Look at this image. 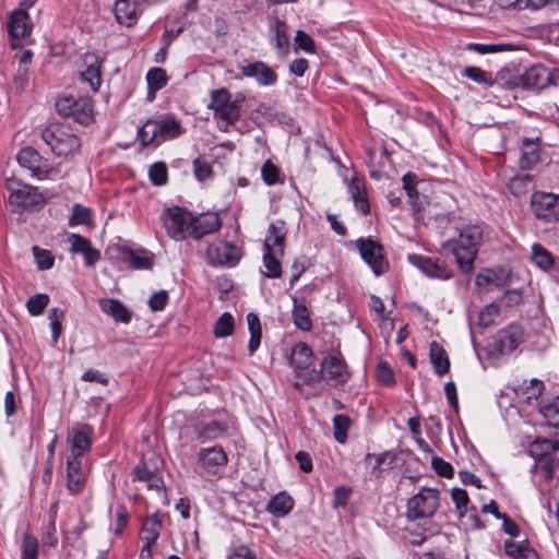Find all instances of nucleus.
Masks as SVG:
<instances>
[{
    "label": "nucleus",
    "mask_w": 559,
    "mask_h": 559,
    "mask_svg": "<svg viewBox=\"0 0 559 559\" xmlns=\"http://www.w3.org/2000/svg\"><path fill=\"white\" fill-rule=\"evenodd\" d=\"M484 226L466 224L457 227L456 237L443 243V249L453 253L454 259L464 273L473 270L475 259L484 240Z\"/></svg>",
    "instance_id": "1"
},
{
    "label": "nucleus",
    "mask_w": 559,
    "mask_h": 559,
    "mask_svg": "<svg viewBox=\"0 0 559 559\" xmlns=\"http://www.w3.org/2000/svg\"><path fill=\"white\" fill-rule=\"evenodd\" d=\"M160 218L167 235L175 240L187 236L200 239L210 233V222L204 214L197 216L179 206L165 209Z\"/></svg>",
    "instance_id": "2"
},
{
    "label": "nucleus",
    "mask_w": 559,
    "mask_h": 559,
    "mask_svg": "<svg viewBox=\"0 0 559 559\" xmlns=\"http://www.w3.org/2000/svg\"><path fill=\"white\" fill-rule=\"evenodd\" d=\"M243 100L245 97L240 94L231 99L230 93L225 88L212 92V110L222 132H229L235 128Z\"/></svg>",
    "instance_id": "3"
},
{
    "label": "nucleus",
    "mask_w": 559,
    "mask_h": 559,
    "mask_svg": "<svg viewBox=\"0 0 559 559\" xmlns=\"http://www.w3.org/2000/svg\"><path fill=\"white\" fill-rule=\"evenodd\" d=\"M313 360V352L306 343L299 342L293 346L288 361L296 378L300 380V382H296V386L310 385L322 380V373L314 368Z\"/></svg>",
    "instance_id": "4"
},
{
    "label": "nucleus",
    "mask_w": 559,
    "mask_h": 559,
    "mask_svg": "<svg viewBox=\"0 0 559 559\" xmlns=\"http://www.w3.org/2000/svg\"><path fill=\"white\" fill-rule=\"evenodd\" d=\"M182 132L180 122L173 117L160 120L148 119L139 130V139L144 146L158 145L179 136Z\"/></svg>",
    "instance_id": "5"
},
{
    "label": "nucleus",
    "mask_w": 559,
    "mask_h": 559,
    "mask_svg": "<svg viewBox=\"0 0 559 559\" xmlns=\"http://www.w3.org/2000/svg\"><path fill=\"white\" fill-rule=\"evenodd\" d=\"M440 506V492L436 488L421 487L407 501V518L411 520L431 518Z\"/></svg>",
    "instance_id": "6"
},
{
    "label": "nucleus",
    "mask_w": 559,
    "mask_h": 559,
    "mask_svg": "<svg viewBox=\"0 0 559 559\" xmlns=\"http://www.w3.org/2000/svg\"><path fill=\"white\" fill-rule=\"evenodd\" d=\"M56 109L61 116L71 117L83 126L93 121V103L90 97L60 96L56 100Z\"/></svg>",
    "instance_id": "7"
},
{
    "label": "nucleus",
    "mask_w": 559,
    "mask_h": 559,
    "mask_svg": "<svg viewBox=\"0 0 559 559\" xmlns=\"http://www.w3.org/2000/svg\"><path fill=\"white\" fill-rule=\"evenodd\" d=\"M531 209L535 217L544 223L559 222V193L536 191L531 197Z\"/></svg>",
    "instance_id": "8"
},
{
    "label": "nucleus",
    "mask_w": 559,
    "mask_h": 559,
    "mask_svg": "<svg viewBox=\"0 0 559 559\" xmlns=\"http://www.w3.org/2000/svg\"><path fill=\"white\" fill-rule=\"evenodd\" d=\"M43 141L59 156H67L79 150L81 143L76 135L67 133L60 127H49L41 132Z\"/></svg>",
    "instance_id": "9"
},
{
    "label": "nucleus",
    "mask_w": 559,
    "mask_h": 559,
    "mask_svg": "<svg viewBox=\"0 0 559 559\" xmlns=\"http://www.w3.org/2000/svg\"><path fill=\"white\" fill-rule=\"evenodd\" d=\"M5 188L10 191L11 203L17 206L33 207L46 202L36 187L21 183L15 178H7Z\"/></svg>",
    "instance_id": "10"
},
{
    "label": "nucleus",
    "mask_w": 559,
    "mask_h": 559,
    "mask_svg": "<svg viewBox=\"0 0 559 559\" xmlns=\"http://www.w3.org/2000/svg\"><path fill=\"white\" fill-rule=\"evenodd\" d=\"M358 249L364 261L371 267L372 272L379 276L386 270L388 263L383 255V248L374 240L359 239Z\"/></svg>",
    "instance_id": "11"
},
{
    "label": "nucleus",
    "mask_w": 559,
    "mask_h": 559,
    "mask_svg": "<svg viewBox=\"0 0 559 559\" xmlns=\"http://www.w3.org/2000/svg\"><path fill=\"white\" fill-rule=\"evenodd\" d=\"M16 159L21 167L29 170L31 176L39 180L49 178L50 174L53 171L32 147L21 148L16 155Z\"/></svg>",
    "instance_id": "12"
},
{
    "label": "nucleus",
    "mask_w": 559,
    "mask_h": 559,
    "mask_svg": "<svg viewBox=\"0 0 559 559\" xmlns=\"http://www.w3.org/2000/svg\"><path fill=\"white\" fill-rule=\"evenodd\" d=\"M160 531L162 520L157 514L148 516L143 522L140 533V539L142 543L140 559H151L155 555L153 547L159 537Z\"/></svg>",
    "instance_id": "13"
},
{
    "label": "nucleus",
    "mask_w": 559,
    "mask_h": 559,
    "mask_svg": "<svg viewBox=\"0 0 559 559\" xmlns=\"http://www.w3.org/2000/svg\"><path fill=\"white\" fill-rule=\"evenodd\" d=\"M408 261L420 270L427 277L438 280H449L452 277V271L448 267L445 262L439 259H432L419 254H408Z\"/></svg>",
    "instance_id": "14"
},
{
    "label": "nucleus",
    "mask_w": 559,
    "mask_h": 559,
    "mask_svg": "<svg viewBox=\"0 0 559 559\" xmlns=\"http://www.w3.org/2000/svg\"><path fill=\"white\" fill-rule=\"evenodd\" d=\"M559 450V442L549 439H536L530 447V454L538 461V464L544 468L546 477L551 478L555 471V465L548 455Z\"/></svg>",
    "instance_id": "15"
},
{
    "label": "nucleus",
    "mask_w": 559,
    "mask_h": 559,
    "mask_svg": "<svg viewBox=\"0 0 559 559\" xmlns=\"http://www.w3.org/2000/svg\"><path fill=\"white\" fill-rule=\"evenodd\" d=\"M322 379L331 381L333 384H344L349 379V371L345 361L336 355H328L322 364Z\"/></svg>",
    "instance_id": "16"
},
{
    "label": "nucleus",
    "mask_w": 559,
    "mask_h": 559,
    "mask_svg": "<svg viewBox=\"0 0 559 559\" xmlns=\"http://www.w3.org/2000/svg\"><path fill=\"white\" fill-rule=\"evenodd\" d=\"M270 43L277 50L281 58L286 57L290 47V36L287 24L278 17L269 21Z\"/></svg>",
    "instance_id": "17"
},
{
    "label": "nucleus",
    "mask_w": 559,
    "mask_h": 559,
    "mask_svg": "<svg viewBox=\"0 0 559 559\" xmlns=\"http://www.w3.org/2000/svg\"><path fill=\"white\" fill-rule=\"evenodd\" d=\"M524 340V332L520 325L510 324L498 332L495 347L502 354H510L518 348Z\"/></svg>",
    "instance_id": "18"
},
{
    "label": "nucleus",
    "mask_w": 559,
    "mask_h": 559,
    "mask_svg": "<svg viewBox=\"0 0 559 559\" xmlns=\"http://www.w3.org/2000/svg\"><path fill=\"white\" fill-rule=\"evenodd\" d=\"M94 430L90 425H81L68 433L71 455L83 456L93 443Z\"/></svg>",
    "instance_id": "19"
},
{
    "label": "nucleus",
    "mask_w": 559,
    "mask_h": 559,
    "mask_svg": "<svg viewBox=\"0 0 559 559\" xmlns=\"http://www.w3.org/2000/svg\"><path fill=\"white\" fill-rule=\"evenodd\" d=\"M240 71L243 76L254 79L259 86H273L277 82L276 72L263 61L248 63Z\"/></svg>",
    "instance_id": "20"
},
{
    "label": "nucleus",
    "mask_w": 559,
    "mask_h": 559,
    "mask_svg": "<svg viewBox=\"0 0 559 559\" xmlns=\"http://www.w3.org/2000/svg\"><path fill=\"white\" fill-rule=\"evenodd\" d=\"M287 227L282 219L272 222L269 225L267 234L264 239L263 249L275 251L276 254H284L286 242Z\"/></svg>",
    "instance_id": "21"
},
{
    "label": "nucleus",
    "mask_w": 559,
    "mask_h": 559,
    "mask_svg": "<svg viewBox=\"0 0 559 559\" xmlns=\"http://www.w3.org/2000/svg\"><path fill=\"white\" fill-rule=\"evenodd\" d=\"M241 258V250L231 242L218 241L212 251V265L235 266Z\"/></svg>",
    "instance_id": "22"
},
{
    "label": "nucleus",
    "mask_w": 559,
    "mask_h": 559,
    "mask_svg": "<svg viewBox=\"0 0 559 559\" xmlns=\"http://www.w3.org/2000/svg\"><path fill=\"white\" fill-rule=\"evenodd\" d=\"M133 475L135 480L144 483L150 490L163 489L164 483L157 463L150 466L146 461H143L133 468Z\"/></svg>",
    "instance_id": "23"
},
{
    "label": "nucleus",
    "mask_w": 559,
    "mask_h": 559,
    "mask_svg": "<svg viewBox=\"0 0 559 559\" xmlns=\"http://www.w3.org/2000/svg\"><path fill=\"white\" fill-rule=\"evenodd\" d=\"M104 59L95 52H86L83 57L85 69L81 71V78L87 82L92 91H98L100 86V67Z\"/></svg>",
    "instance_id": "24"
},
{
    "label": "nucleus",
    "mask_w": 559,
    "mask_h": 559,
    "mask_svg": "<svg viewBox=\"0 0 559 559\" xmlns=\"http://www.w3.org/2000/svg\"><path fill=\"white\" fill-rule=\"evenodd\" d=\"M451 498L452 501L455 504V510L459 515V518H463L468 512L469 519L472 520V526L474 528H483L484 524L480 522L478 515L476 514V508L469 506V498L465 489L462 488H452L451 490Z\"/></svg>",
    "instance_id": "25"
},
{
    "label": "nucleus",
    "mask_w": 559,
    "mask_h": 559,
    "mask_svg": "<svg viewBox=\"0 0 559 559\" xmlns=\"http://www.w3.org/2000/svg\"><path fill=\"white\" fill-rule=\"evenodd\" d=\"M523 85L532 90H543L552 83V72L540 64L532 66L522 76Z\"/></svg>",
    "instance_id": "26"
},
{
    "label": "nucleus",
    "mask_w": 559,
    "mask_h": 559,
    "mask_svg": "<svg viewBox=\"0 0 559 559\" xmlns=\"http://www.w3.org/2000/svg\"><path fill=\"white\" fill-rule=\"evenodd\" d=\"M32 23L29 15L24 9H15L9 19L8 28L9 33L14 38H23L31 34Z\"/></svg>",
    "instance_id": "27"
},
{
    "label": "nucleus",
    "mask_w": 559,
    "mask_h": 559,
    "mask_svg": "<svg viewBox=\"0 0 559 559\" xmlns=\"http://www.w3.org/2000/svg\"><path fill=\"white\" fill-rule=\"evenodd\" d=\"M100 310L111 317L116 322L128 324L131 321V311L118 299L102 298L98 301Z\"/></svg>",
    "instance_id": "28"
},
{
    "label": "nucleus",
    "mask_w": 559,
    "mask_h": 559,
    "mask_svg": "<svg viewBox=\"0 0 559 559\" xmlns=\"http://www.w3.org/2000/svg\"><path fill=\"white\" fill-rule=\"evenodd\" d=\"M121 259L131 267L138 270H150L153 266V257L145 249L121 248Z\"/></svg>",
    "instance_id": "29"
},
{
    "label": "nucleus",
    "mask_w": 559,
    "mask_h": 559,
    "mask_svg": "<svg viewBox=\"0 0 559 559\" xmlns=\"http://www.w3.org/2000/svg\"><path fill=\"white\" fill-rule=\"evenodd\" d=\"M540 160V151L538 138L531 140L524 138L521 144L520 167L522 169H531Z\"/></svg>",
    "instance_id": "30"
},
{
    "label": "nucleus",
    "mask_w": 559,
    "mask_h": 559,
    "mask_svg": "<svg viewBox=\"0 0 559 559\" xmlns=\"http://www.w3.org/2000/svg\"><path fill=\"white\" fill-rule=\"evenodd\" d=\"M293 498L282 491L271 497L266 504V511L275 518H284L293 510Z\"/></svg>",
    "instance_id": "31"
},
{
    "label": "nucleus",
    "mask_w": 559,
    "mask_h": 559,
    "mask_svg": "<svg viewBox=\"0 0 559 559\" xmlns=\"http://www.w3.org/2000/svg\"><path fill=\"white\" fill-rule=\"evenodd\" d=\"M114 13L116 20L127 26H131L138 21L135 3L130 2V0H117Z\"/></svg>",
    "instance_id": "32"
},
{
    "label": "nucleus",
    "mask_w": 559,
    "mask_h": 559,
    "mask_svg": "<svg viewBox=\"0 0 559 559\" xmlns=\"http://www.w3.org/2000/svg\"><path fill=\"white\" fill-rule=\"evenodd\" d=\"M430 361L433 366L435 372L443 376L449 371L450 361L443 347L437 342L430 344Z\"/></svg>",
    "instance_id": "33"
},
{
    "label": "nucleus",
    "mask_w": 559,
    "mask_h": 559,
    "mask_svg": "<svg viewBox=\"0 0 559 559\" xmlns=\"http://www.w3.org/2000/svg\"><path fill=\"white\" fill-rule=\"evenodd\" d=\"M348 192L352 195L356 209L362 214L369 212V202L364 185L360 180L353 178L348 185Z\"/></svg>",
    "instance_id": "34"
},
{
    "label": "nucleus",
    "mask_w": 559,
    "mask_h": 559,
    "mask_svg": "<svg viewBox=\"0 0 559 559\" xmlns=\"http://www.w3.org/2000/svg\"><path fill=\"white\" fill-rule=\"evenodd\" d=\"M504 550L507 556L512 559H534L536 557L535 550L530 547L525 539L519 543L506 540Z\"/></svg>",
    "instance_id": "35"
},
{
    "label": "nucleus",
    "mask_w": 559,
    "mask_h": 559,
    "mask_svg": "<svg viewBox=\"0 0 559 559\" xmlns=\"http://www.w3.org/2000/svg\"><path fill=\"white\" fill-rule=\"evenodd\" d=\"M248 330L250 338L248 343L249 355H253L261 344L262 328L259 317L255 313L249 312L247 314Z\"/></svg>",
    "instance_id": "36"
},
{
    "label": "nucleus",
    "mask_w": 559,
    "mask_h": 559,
    "mask_svg": "<svg viewBox=\"0 0 559 559\" xmlns=\"http://www.w3.org/2000/svg\"><path fill=\"white\" fill-rule=\"evenodd\" d=\"M293 321L296 328L301 331H310L312 328V321L307 306L297 298H294Z\"/></svg>",
    "instance_id": "37"
},
{
    "label": "nucleus",
    "mask_w": 559,
    "mask_h": 559,
    "mask_svg": "<svg viewBox=\"0 0 559 559\" xmlns=\"http://www.w3.org/2000/svg\"><path fill=\"white\" fill-rule=\"evenodd\" d=\"M532 262L540 270L549 271L556 259L545 247L534 243L532 246Z\"/></svg>",
    "instance_id": "38"
},
{
    "label": "nucleus",
    "mask_w": 559,
    "mask_h": 559,
    "mask_svg": "<svg viewBox=\"0 0 559 559\" xmlns=\"http://www.w3.org/2000/svg\"><path fill=\"white\" fill-rule=\"evenodd\" d=\"M508 187L512 194L521 197L534 187L533 176L528 174L515 175L509 180Z\"/></svg>",
    "instance_id": "39"
},
{
    "label": "nucleus",
    "mask_w": 559,
    "mask_h": 559,
    "mask_svg": "<svg viewBox=\"0 0 559 559\" xmlns=\"http://www.w3.org/2000/svg\"><path fill=\"white\" fill-rule=\"evenodd\" d=\"M284 254H276L275 251L264 250L263 265L266 269L265 276L271 278H278L282 276L281 258Z\"/></svg>",
    "instance_id": "40"
},
{
    "label": "nucleus",
    "mask_w": 559,
    "mask_h": 559,
    "mask_svg": "<svg viewBox=\"0 0 559 559\" xmlns=\"http://www.w3.org/2000/svg\"><path fill=\"white\" fill-rule=\"evenodd\" d=\"M235 331V318L230 312H224L215 321L214 335L218 338L228 337L234 334Z\"/></svg>",
    "instance_id": "41"
},
{
    "label": "nucleus",
    "mask_w": 559,
    "mask_h": 559,
    "mask_svg": "<svg viewBox=\"0 0 559 559\" xmlns=\"http://www.w3.org/2000/svg\"><path fill=\"white\" fill-rule=\"evenodd\" d=\"M394 460H395V455L390 451H385L380 454L368 453L365 456L366 463L372 464V461L374 462L372 465V474L376 475L377 477L380 476L382 473L381 466L382 465L390 466L394 462Z\"/></svg>",
    "instance_id": "42"
},
{
    "label": "nucleus",
    "mask_w": 559,
    "mask_h": 559,
    "mask_svg": "<svg viewBox=\"0 0 559 559\" xmlns=\"http://www.w3.org/2000/svg\"><path fill=\"white\" fill-rule=\"evenodd\" d=\"M350 419L344 414L335 415L333 418L334 438L340 443H345L347 440L348 429L350 427Z\"/></svg>",
    "instance_id": "43"
},
{
    "label": "nucleus",
    "mask_w": 559,
    "mask_h": 559,
    "mask_svg": "<svg viewBox=\"0 0 559 559\" xmlns=\"http://www.w3.org/2000/svg\"><path fill=\"white\" fill-rule=\"evenodd\" d=\"M146 81L150 93H154L163 88L167 84V75L165 70L153 68L146 74Z\"/></svg>",
    "instance_id": "44"
},
{
    "label": "nucleus",
    "mask_w": 559,
    "mask_h": 559,
    "mask_svg": "<svg viewBox=\"0 0 559 559\" xmlns=\"http://www.w3.org/2000/svg\"><path fill=\"white\" fill-rule=\"evenodd\" d=\"M539 409L549 426L559 425V395L543 404Z\"/></svg>",
    "instance_id": "45"
},
{
    "label": "nucleus",
    "mask_w": 559,
    "mask_h": 559,
    "mask_svg": "<svg viewBox=\"0 0 559 559\" xmlns=\"http://www.w3.org/2000/svg\"><path fill=\"white\" fill-rule=\"evenodd\" d=\"M499 316V306L497 304H489L478 312L477 324L486 329L496 322Z\"/></svg>",
    "instance_id": "46"
},
{
    "label": "nucleus",
    "mask_w": 559,
    "mask_h": 559,
    "mask_svg": "<svg viewBox=\"0 0 559 559\" xmlns=\"http://www.w3.org/2000/svg\"><path fill=\"white\" fill-rule=\"evenodd\" d=\"M475 284L480 290H492L493 287L498 286L497 274L491 270H484L477 274Z\"/></svg>",
    "instance_id": "47"
},
{
    "label": "nucleus",
    "mask_w": 559,
    "mask_h": 559,
    "mask_svg": "<svg viewBox=\"0 0 559 559\" xmlns=\"http://www.w3.org/2000/svg\"><path fill=\"white\" fill-rule=\"evenodd\" d=\"M48 318L50 320L52 341L56 343L62 332L61 324H62V320L64 318V311L60 308H51L49 310Z\"/></svg>",
    "instance_id": "48"
},
{
    "label": "nucleus",
    "mask_w": 559,
    "mask_h": 559,
    "mask_svg": "<svg viewBox=\"0 0 559 559\" xmlns=\"http://www.w3.org/2000/svg\"><path fill=\"white\" fill-rule=\"evenodd\" d=\"M49 297L46 294H36L32 296L27 302L26 307L28 312L32 316H39L44 312L45 308L48 306Z\"/></svg>",
    "instance_id": "49"
},
{
    "label": "nucleus",
    "mask_w": 559,
    "mask_h": 559,
    "mask_svg": "<svg viewBox=\"0 0 559 559\" xmlns=\"http://www.w3.org/2000/svg\"><path fill=\"white\" fill-rule=\"evenodd\" d=\"M91 221V211L90 209L82 206L80 204H74L72 207V215L69 219V225L71 227L76 225H87Z\"/></svg>",
    "instance_id": "50"
},
{
    "label": "nucleus",
    "mask_w": 559,
    "mask_h": 559,
    "mask_svg": "<svg viewBox=\"0 0 559 559\" xmlns=\"http://www.w3.org/2000/svg\"><path fill=\"white\" fill-rule=\"evenodd\" d=\"M148 176L153 185L163 186L167 182V167L164 163H154L148 169Z\"/></svg>",
    "instance_id": "51"
},
{
    "label": "nucleus",
    "mask_w": 559,
    "mask_h": 559,
    "mask_svg": "<svg viewBox=\"0 0 559 559\" xmlns=\"http://www.w3.org/2000/svg\"><path fill=\"white\" fill-rule=\"evenodd\" d=\"M33 253L38 269L49 270L52 267L55 258L49 250L40 249L35 246L33 248Z\"/></svg>",
    "instance_id": "52"
},
{
    "label": "nucleus",
    "mask_w": 559,
    "mask_h": 559,
    "mask_svg": "<svg viewBox=\"0 0 559 559\" xmlns=\"http://www.w3.org/2000/svg\"><path fill=\"white\" fill-rule=\"evenodd\" d=\"M295 49H302L307 53H314L316 45L306 32L298 29L295 36Z\"/></svg>",
    "instance_id": "53"
},
{
    "label": "nucleus",
    "mask_w": 559,
    "mask_h": 559,
    "mask_svg": "<svg viewBox=\"0 0 559 559\" xmlns=\"http://www.w3.org/2000/svg\"><path fill=\"white\" fill-rule=\"evenodd\" d=\"M376 376L383 385H392L395 383L394 372L386 362H380L376 369Z\"/></svg>",
    "instance_id": "54"
},
{
    "label": "nucleus",
    "mask_w": 559,
    "mask_h": 559,
    "mask_svg": "<svg viewBox=\"0 0 559 559\" xmlns=\"http://www.w3.org/2000/svg\"><path fill=\"white\" fill-rule=\"evenodd\" d=\"M464 75L479 84L490 85L492 83L490 75L476 67H467L464 70Z\"/></svg>",
    "instance_id": "55"
},
{
    "label": "nucleus",
    "mask_w": 559,
    "mask_h": 559,
    "mask_svg": "<svg viewBox=\"0 0 559 559\" xmlns=\"http://www.w3.org/2000/svg\"><path fill=\"white\" fill-rule=\"evenodd\" d=\"M22 549V559H36L38 549L37 539L32 535L25 534L23 538Z\"/></svg>",
    "instance_id": "56"
},
{
    "label": "nucleus",
    "mask_w": 559,
    "mask_h": 559,
    "mask_svg": "<svg viewBox=\"0 0 559 559\" xmlns=\"http://www.w3.org/2000/svg\"><path fill=\"white\" fill-rule=\"evenodd\" d=\"M468 49L474 50L479 55L496 53L506 50V45L502 44H468Z\"/></svg>",
    "instance_id": "57"
},
{
    "label": "nucleus",
    "mask_w": 559,
    "mask_h": 559,
    "mask_svg": "<svg viewBox=\"0 0 559 559\" xmlns=\"http://www.w3.org/2000/svg\"><path fill=\"white\" fill-rule=\"evenodd\" d=\"M431 465L438 475L447 478H451L453 476V466L443 459L433 456L431 460Z\"/></svg>",
    "instance_id": "58"
},
{
    "label": "nucleus",
    "mask_w": 559,
    "mask_h": 559,
    "mask_svg": "<svg viewBox=\"0 0 559 559\" xmlns=\"http://www.w3.org/2000/svg\"><path fill=\"white\" fill-rule=\"evenodd\" d=\"M350 493L352 489L349 487H336L333 492V508L338 509L346 507Z\"/></svg>",
    "instance_id": "59"
},
{
    "label": "nucleus",
    "mask_w": 559,
    "mask_h": 559,
    "mask_svg": "<svg viewBox=\"0 0 559 559\" xmlns=\"http://www.w3.org/2000/svg\"><path fill=\"white\" fill-rule=\"evenodd\" d=\"M261 175H262L264 182L269 186L274 185L278 181V169L270 160H266L262 165Z\"/></svg>",
    "instance_id": "60"
},
{
    "label": "nucleus",
    "mask_w": 559,
    "mask_h": 559,
    "mask_svg": "<svg viewBox=\"0 0 559 559\" xmlns=\"http://www.w3.org/2000/svg\"><path fill=\"white\" fill-rule=\"evenodd\" d=\"M69 240L71 242V252L72 253H84L88 248H91V242L87 238L78 235L72 234L69 237Z\"/></svg>",
    "instance_id": "61"
},
{
    "label": "nucleus",
    "mask_w": 559,
    "mask_h": 559,
    "mask_svg": "<svg viewBox=\"0 0 559 559\" xmlns=\"http://www.w3.org/2000/svg\"><path fill=\"white\" fill-rule=\"evenodd\" d=\"M167 301L168 293L166 290H159L151 296L148 306L153 311H160L165 308Z\"/></svg>",
    "instance_id": "62"
},
{
    "label": "nucleus",
    "mask_w": 559,
    "mask_h": 559,
    "mask_svg": "<svg viewBox=\"0 0 559 559\" xmlns=\"http://www.w3.org/2000/svg\"><path fill=\"white\" fill-rule=\"evenodd\" d=\"M194 176L199 181H205L210 178V165L205 159L197 158L193 162Z\"/></svg>",
    "instance_id": "63"
},
{
    "label": "nucleus",
    "mask_w": 559,
    "mask_h": 559,
    "mask_svg": "<svg viewBox=\"0 0 559 559\" xmlns=\"http://www.w3.org/2000/svg\"><path fill=\"white\" fill-rule=\"evenodd\" d=\"M29 68L19 67L17 72L14 76V85L17 90H24L28 84Z\"/></svg>",
    "instance_id": "64"
}]
</instances>
